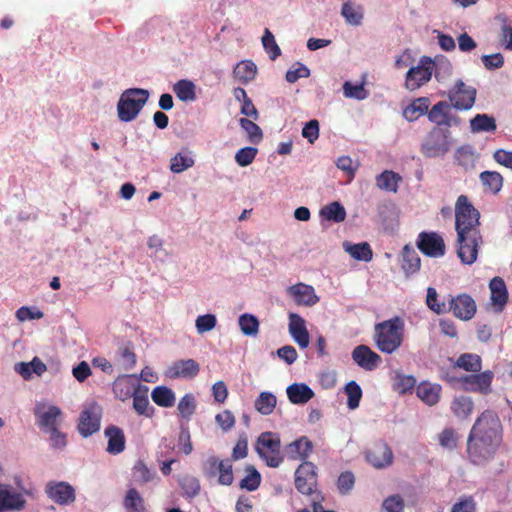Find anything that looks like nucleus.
<instances>
[{
  "label": "nucleus",
  "instance_id": "obj_49",
  "mask_svg": "<svg viewBox=\"0 0 512 512\" xmlns=\"http://www.w3.org/2000/svg\"><path fill=\"white\" fill-rule=\"evenodd\" d=\"M239 125L248 134L249 140L252 143H258L262 140V130L254 121L248 118H240Z\"/></svg>",
  "mask_w": 512,
  "mask_h": 512
},
{
  "label": "nucleus",
  "instance_id": "obj_29",
  "mask_svg": "<svg viewBox=\"0 0 512 512\" xmlns=\"http://www.w3.org/2000/svg\"><path fill=\"white\" fill-rule=\"evenodd\" d=\"M257 66L251 60H242L233 69V77L241 84H248L257 75Z\"/></svg>",
  "mask_w": 512,
  "mask_h": 512
},
{
  "label": "nucleus",
  "instance_id": "obj_30",
  "mask_svg": "<svg viewBox=\"0 0 512 512\" xmlns=\"http://www.w3.org/2000/svg\"><path fill=\"white\" fill-rule=\"evenodd\" d=\"M440 392V385L428 382H421L416 389L417 396L429 406H433L438 403L440 399Z\"/></svg>",
  "mask_w": 512,
  "mask_h": 512
},
{
  "label": "nucleus",
  "instance_id": "obj_23",
  "mask_svg": "<svg viewBox=\"0 0 512 512\" xmlns=\"http://www.w3.org/2000/svg\"><path fill=\"white\" fill-rule=\"evenodd\" d=\"M451 103H448L446 101H439L435 105L432 106V108L428 109V119L432 123L436 124L437 126L445 125L450 126L451 125Z\"/></svg>",
  "mask_w": 512,
  "mask_h": 512
},
{
  "label": "nucleus",
  "instance_id": "obj_31",
  "mask_svg": "<svg viewBox=\"0 0 512 512\" xmlns=\"http://www.w3.org/2000/svg\"><path fill=\"white\" fill-rule=\"evenodd\" d=\"M25 500L18 493L10 492L0 483V512L11 509H20L24 506Z\"/></svg>",
  "mask_w": 512,
  "mask_h": 512
},
{
  "label": "nucleus",
  "instance_id": "obj_44",
  "mask_svg": "<svg viewBox=\"0 0 512 512\" xmlns=\"http://www.w3.org/2000/svg\"><path fill=\"white\" fill-rule=\"evenodd\" d=\"M470 126L473 132H493L496 130L495 119L487 114H477L471 119Z\"/></svg>",
  "mask_w": 512,
  "mask_h": 512
},
{
  "label": "nucleus",
  "instance_id": "obj_20",
  "mask_svg": "<svg viewBox=\"0 0 512 512\" xmlns=\"http://www.w3.org/2000/svg\"><path fill=\"white\" fill-rule=\"evenodd\" d=\"M104 435L108 440L106 451L109 454L118 455L125 450L126 438L121 428L109 425L105 428Z\"/></svg>",
  "mask_w": 512,
  "mask_h": 512
},
{
  "label": "nucleus",
  "instance_id": "obj_56",
  "mask_svg": "<svg viewBox=\"0 0 512 512\" xmlns=\"http://www.w3.org/2000/svg\"><path fill=\"white\" fill-rule=\"evenodd\" d=\"M132 471L133 478L137 483L146 484L153 478V473L143 461L136 462Z\"/></svg>",
  "mask_w": 512,
  "mask_h": 512
},
{
  "label": "nucleus",
  "instance_id": "obj_38",
  "mask_svg": "<svg viewBox=\"0 0 512 512\" xmlns=\"http://www.w3.org/2000/svg\"><path fill=\"white\" fill-rule=\"evenodd\" d=\"M399 181H401L400 175L390 170H385L376 177L377 187L391 192L397 191Z\"/></svg>",
  "mask_w": 512,
  "mask_h": 512
},
{
  "label": "nucleus",
  "instance_id": "obj_8",
  "mask_svg": "<svg viewBox=\"0 0 512 512\" xmlns=\"http://www.w3.org/2000/svg\"><path fill=\"white\" fill-rule=\"evenodd\" d=\"M102 407L96 402L84 406L80 413L78 431L83 437H89L100 429Z\"/></svg>",
  "mask_w": 512,
  "mask_h": 512
},
{
  "label": "nucleus",
  "instance_id": "obj_52",
  "mask_svg": "<svg viewBox=\"0 0 512 512\" xmlns=\"http://www.w3.org/2000/svg\"><path fill=\"white\" fill-rule=\"evenodd\" d=\"M426 304L430 310L436 314H443L447 312V304L438 301V294L435 288L429 287L427 289Z\"/></svg>",
  "mask_w": 512,
  "mask_h": 512
},
{
  "label": "nucleus",
  "instance_id": "obj_11",
  "mask_svg": "<svg viewBox=\"0 0 512 512\" xmlns=\"http://www.w3.org/2000/svg\"><path fill=\"white\" fill-rule=\"evenodd\" d=\"M316 486V466L312 462L304 461L295 471V487L301 494L311 495Z\"/></svg>",
  "mask_w": 512,
  "mask_h": 512
},
{
  "label": "nucleus",
  "instance_id": "obj_64",
  "mask_svg": "<svg viewBox=\"0 0 512 512\" xmlns=\"http://www.w3.org/2000/svg\"><path fill=\"white\" fill-rule=\"evenodd\" d=\"M476 503L472 497H466L452 506L451 512H475Z\"/></svg>",
  "mask_w": 512,
  "mask_h": 512
},
{
  "label": "nucleus",
  "instance_id": "obj_3",
  "mask_svg": "<svg viewBox=\"0 0 512 512\" xmlns=\"http://www.w3.org/2000/svg\"><path fill=\"white\" fill-rule=\"evenodd\" d=\"M404 339V321L395 316L377 323L374 327L376 347L386 354H392L402 345Z\"/></svg>",
  "mask_w": 512,
  "mask_h": 512
},
{
  "label": "nucleus",
  "instance_id": "obj_26",
  "mask_svg": "<svg viewBox=\"0 0 512 512\" xmlns=\"http://www.w3.org/2000/svg\"><path fill=\"white\" fill-rule=\"evenodd\" d=\"M35 415L38 417V425L41 429L49 431L57 428L58 418L62 415L61 410L57 406H49L46 411H42L40 407L35 409Z\"/></svg>",
  "mask_w": 512,
  "mask_h": 512
},
{
  "label": "nucleus",
  "instance_id": "obj_53",
  "mask_svg": "<svg viewBox=\"0 0 512 512\" xmlns=\"http://www.w3.org/2000/svg\"><path fill=\"white\" fill-rule=\"evenodd\" d=\"M220 465V468L218 470V482L221 485L229 486L234 481L233 476V470H232V463L230 459H224L221 460V462L218 464Z\"/></svg>",
  "mask_w": 512,
  "mask_h": 512
},
{
  "label": "nucleus",
  "instance_id": "obj_62",
  "mask_svg": "<svg viewBox=\"0 0 512 512\" xmlns=\"http://www.w3.org/2000/svg\"><path fill=\"white\" fill-rule=\"evenodd\" d=\"M302 136L306 138L309 143L313 144L319 137L318 120L312 119L307 122L302 129Z\"/></svg>",
  "mask_w": 512,
  "mask_h": 512
},
{
  "label": "nucleus",
  "instance_id": "obj_47",
  "mask_svg": "<svg viewBox=\"0 0 512 512\" xmlns=\"http://www.w3.org/2000/svg\"><path fill=\"white\" fill-rule=\"evenodd\" d=\"M239 326L244 335L256 336L259 331V321L252 314H242L239 317Z\"/></svg>",
  "mask_w": 512,
  "mask_h": 512
},
{
  "label": "nucleus",
  "instance_id": "obj_40",
  "mask_svg": "<svg viewBox=\"0 0 512 512\" xmlns=\"http://www.w3.org/2000/svg\"><path fill=\"white\" fill-rule=\"evenodd\" d=\"M474 408L473 401L469 397L460 396L451 403V410L457 418L466 419L470 416Z\"/></svg>",
  "mask_w": 512,
  "mask_h": 512
},
{
  "label": "nucleus",
  "instance_id": "obj_22",
  "mask_svg": "<svg viewBox=\"0 0 512 512\" xmlns=\"http://www.w3.org/2000/svg\"><path fill=\"white\" fill-rule=\"evenodd\" d=\"M288 293L293 297L298 305L313 306L319 301L314 288L304 283H297L290 286L288 288Z\"/></svg>",
  "mask_w": 512,
  "mask_h": 512
},
{
  "label": "nucleus",
  "instance_id": "obj_9",
  "mask_svg": "<svg viewBox=\"0 0 512 512\" xmlns=\"http://www.w3.org/2000/svg\"><path fill=\"white\" fill-rule=\"evenodd\" d=\"M477 306L475 300L467 293H461L457 296L449 295L447 312L463 321H468L476 314Z\"/></svg>",
  "mask_w": 512,
  "mask_h": 512
},
{
  "label": "nucleus",
  "instance_id": "obj_18",
  "mask_svg": "<svg viewBox=\"0 0 512 512\" xmlns=\"http://www.w3.org/2000/svg\"><path fill=\"white\" fill-rule=\"evenodd\" d=\"M199 364L194 359L178 360L168 368V375L171 378L191 379L198 375Z\"/></svg>",
  "mask_w": 512,
  "mask_h": 512
},
{
  "label": "nucleus",
  "instance_id": "obj_21",
  "mask_svg": "<svg viewBox=\"0 0 512 512\" xmlns=\"http://www.w3.org/2000/svg\"><path fill=\"white\" fill-rule=\"evenodd\" d=\"M489 288L491 292V304L495 308V311L501 312L508 301V291L504 280L498 276L492 278L489 283Z\"/></svg>",
  "mask_w": 512,
  "mask_h": 512
},
{
  "label": "nucleus",
  "instance_id": "obj_7",
  "mask_svg": "<svg viewBox=\"0 0 512 512\" xmlns=\"http://www.w3.org/2000/svg\"><path fill=\"white\" fill-rule=\"evenodd\" d=\"M449 131L434 127L421 145V153L428 158L445 155L450 149Z\"/></svg>",
  "mask_w": 512,
  "mask_h": 512
},
{
  "label": "nucleus",
  "instance_id": "obj_32",
  "mask_svg": "<svg viewBox=\"0 0 512 512\" xmlns=\"http://www.w3.org/2000/svg\"><path fill=\"white\" fill-rule=\"evenodd\" d=\"M401 255V267L406 275L414 274L420 269L421 260L413 247L405 245Z\"/></svg>",
  "mask_w": 512,
  "mask_h": 512
},
{
  "label": "nucleus",
  "instance_id": "obj_63",
  "mask_svg": "<svg viewBox=\"0 0 512 512\" xmlns=\"http://www.w3.org/2000/svg\"><path fill=\"white\" fill-rule=\"evenodd\" d=\"M416 385V379L410 375H399L395 382V389L401 393L405 394L408 391H411Z\"/></svg>",
  "mask_w": 512,
  "mask_h": 512
},
{
  "label": "nucleus",
  "instance_id": "obj_34",
  "mask_svg": "<svg viewBox=\"0 0 512 512\" xmlns=\"http://www.w3.org/2000/svg\"><path fill=\"white\" fill-rule=\"evenodd\" d=\"M123 506L126 512H145L144 499L135 488L127 490L123 500Z\"/></svg>",
  "mask_w": 512,
  "mask_h": 512
},
{
  "label": "nucleus",
  "instance_id": "obj_25",
  "mask_svg": "<svg viewBox=\"0 0 512 512\" xmlns=\"http://www.w3.org/2000/svg\"><path fill=\"white\" fill-rule=\"evenodd\" d=\"M148 387L144 385H138L136 388L133 398V409L138 415H144L151 418L154 415V408L150 406L148 399Z\"/></svg>",
  "mask_w": 512,
  "mask_h": 512
},
{
  "label": "nucleus",
  "instance_id": "obj_42",
  "mask_svg": "<svg viewBox=\"0 0 512 512\" xmlns=\"http://www.w3.org/2000/svg\"><path fill=\"white\" fill-rule=\"evenodd\" d=\"M195 161L188 150L177 153L170 163V170L173 173H182L194 165Z\"/></svg>",
  "mask_w": 512,
  "mask_h": 512
},
{
  "label": "nucleus",
  "instance_id": "obj_60",
  "mask_svg": "<svg viewBox=\"0 0 512 512\" xmlns=\"http://www.w3.org/2000/svg\"><path fill=\"white\" fill-rule=\"evenodd\" d=\"M178 411L184 418H189L196 408L194 396L191 394L184 395L178 403Z\"/></svg>",
  "mask_w": 512,
  "mask_h": 512
},
{
  "label": "nucleus",
  "instance_id": "obj_61",
  "mask_svg": "<svg viewBox=\"0 0 512 512\" xmlns=\"http://www.w3.org/2000/svg\"><path fill=\"white\" fill-rule=\"evenodd\" d=\"M262 44L271 60H275L281 54V49L275 41L274 34H264Z\"/></svg>",
  "mask_w": 512,
  "mask_h": 512
},
{
  "label": "nucleus",
  "instance_id": "obj_1",
  "mask_svg": "<svg viewBox=\"0 0 512 512\" xmlns=\"http://www.w3.org/2000/svg\"><path fill=\"white\" fill-rule=\"evenodd\" d=\"M503 428L496 412L485 410L476 419L467 438V455L474 465L492 460L502 443Z\"/></svg>",
  "mask_w": 512,
  "mask_h": 512
},
{
  "label": "nucleus",
  "instance_id": "obj_28",
  "mask_svg": "<svg viewBox=\"0 0 512 512\" xmlns=\"http://www.w3.org/2000/svg\"><path fill=\"white\" fill-rule=\"evenodd\" d=\"M430 106V100L428 97H419L414 99L406 108L403 110V117L413 122L419 119L421 116L427 114Z\"/></svg>",
  "mask_w": 512,
  "mask_h": 512
},
{
  "label": "nucleus",
  "instance_id": "obj_13",
  "mask_svg": "<svg viewBox=\"0 0 512 512\" xmlns=\"http://www.w3.org/2000/svg\"><path fill=\"white\" fill-rule=\"evenodd\" d=\"M45 493L50 500L61 506L70 505L76 499L74 487L65 481H49Z\"/></svg>",
  "mask_w": 512,
  "mask_h": 512
},
{
  "label": "nucleus",
  "instance_id": "obj_10",
  "mask_svg": "<svg viewBox=\"0 0 512 512\" xmlns=\"http://www.w3.org/2000/svg\"><path fill=\"white\" fill-rule=\"evenodd\" d=\"M476 89L466 85L459 80L454 87L449 90L448 98L453 108L457 110H469L473 107L476 100Z\"/></svg>",
  "mask_w": 512,
  "mask_h": 512
},
{
  "label": "nucleus",
  "instance_id": "obj_12",
  "mask_svg": "<svg viewBox=\"0 0 512 512\" xmlns=\"http://www.w3.org/2000/svg\"><path fill=\"white\" fill-rule=\"evenodd\" d=\"M417 248L426 256L439 258L445 255L446 246L442 236L436 232L419 233Z\"/></svg>",
  "mask_w": 512,
  "mask_h": 512
},
{
  "label": "nucleus",
  "instance_id": "obj_59",
  "mask_svg": "<svg viewBox=\"0 0 512 512\" xmlns=\"http://www.w3.org/2000/svg\"><path fill=\"white\" fill-rule=\"evenodd\" d=\"M355 477L350 471L341 473L337 480V488L342 495L348 494L354 487Z\"/></svg>",
  "mask_w": 512,
  "mask_h": 512
},
{
  "label": "nucleus",
  "instance_id": "obj_36",
  "mask_svg": "<svg viewBox=\"0 0 512 512\" xmlns=\"http://www.w3.org/2000/svg\"><path fill=\"white\" fill-rule=\"evenodd\" d=\"M196 86L195 84L186 79L179 80L173 86V91L184 102L194 101L196 99Z\"/></svg>",
  "mask_w": 512,
  "mask_h": 512
},
{
  "label": "nucleus",
  "instance_id": "obj_41",
  "mask_svg": "<svg viewBox=\"0 0 512 512\" xmlns=\"http://www.w3.org/2000/svg\"><path fill=\"white\" fill-rule=\"evenodd\" d=\"M483 186L493 194H497L503 186V177L496 171H484L480 173Z\"/></svg>",
  "mask_w": 512,
  "mask_h": 512
},
{
  "label": "nucleus",
  "instance_id": "obj_16",
  "mask_svg": "<svg viewBox=\"0 0 512 512\" xmlns=\"http://www.w3.org/2000/svg\"><path fill=\"white\" fill-rule=\"evenodd\" d=\"M353 361L361 368L371 371L381 362V357L366 345H358L352 352Z\"/></svg>",
  "mask_w": 512,
  "mask_h": 512
},
{
  "label": "nucleus",
  "instance_id": "obj_43",
  "mask_svg": "<svg viewBox=\"0 0 512 512\" xmlns=\"http://www.w3.org/2000/svg\"><path fill=\"white\" fill-rule=\"evenodd\" d=\"M456 366L465 371L477 373L482 369V360L476 354L464 353L457 359Z\"/></svg>",
  "mask_w": 512,
  "mask_h": 512
},
{
  "label": "nucleus",
  "instance_id": "obj_51",
  "mask_svg": "<svg viewBox=\"0 0 512 512\" xmlns=\"http://www.w3.org/2000/svg\"><path fill=\"white\" fill-rule=\"evenodd\" d=\"M381 509L385 512H404V498L400 494L389 495L383 500Z\"/></svg>",
  "mask_w": 512,
  "mask_h": 512
},
{
  "label": "nucleus",
  "instance_id": "obj_39",
  "mask_svg": "<svg viewBox=\"0 0 512 512\" xmlns=\"http://www.w3.org/2000/svg\"><path fill=\"white\" fill-rule=\"evenodd\" d=\"M277 404L276 396L271 392H261L255 400V409L262 415H270Z\"/></svg>",
  "mask_w": 512,
  "mask_h": 512
},
{
  "label": "nucleus",
  "instance_id": "obj_50",
  "mask_svg": "<svg viewBox=\"0 0 512 512\" xmlns=\"http://www.w3.org/2000/svg\"><path fill=\"white\" fill-rule=\"evenodd\" d=\"M438 441L439 444L448 450H453L457 448L458 441H459V435L453 428H445L439 435H438Z\"/></svg>",
  "mask_w": 512,
  "mask_h": 512
},
{
  "label": "nucleus",
  "instance_id": "obj_4",
  "mask_svg": "<svg viewBox=\"0 0 512 512\" xmlns=\"http://www.w3.org/2000/svg\"><path fill=\"white\" fill-rule=\"evenodd\" d=\"M149 98V92L141 88H130L125 90L118 101L117 113L123 122L134 120Z\"/></svg>",
  "mask_w": 512,
  "mask_h": 512
},
{
  "label": "nucleus",
  "instance_id": "obj_33",
  "mask_svg": "<svg viewBox=\"0 0 512 512\" xmlns=\"http://www.w3.org/2000/svg\"><path fill=\"white\" fill-rule=\"evenodd\" d=\"M319 214L323 219L335 223L343 222L346 219V210L344 206L337 201L322 207Z\"/></svg>",
  "mask_w": 512,
  "mask_h": 512
},
{
  "label": "nucleus",
  "instance_id": "obj_27",
  "mask_svg": "<svg viewBox=\"0 0 512 512\" xmlns=\"http://www.w3.org/2000/svg\"><path fill=\"white\" fill-rule=\"evenodd\" d=\"M286 392L292 404H305L315 395L313 390L305 383H293L287 387Z\"/></svg>",
  "mask_w": 512,
  "mask_h": 512
},
{
  "label": "nucleus",
  "instance_id": "obj_55",
  "mask_svg": "<svg viewBox=\"0 0 512 512\" xmlns=\"http://www.w3.org/2000/svg\"><path fill=\"white\" fill-rule=\"evenodd\" d=\"M343 93L346 98H354L363 100L368 97V92L364 88V84L353 85L351 82L346 81L343 84Z\"/></svg>",
  "mask_w": 512,
  "mask_h": 512
},
{
  "label": "nucleus",
  "instance_id": "obj_15",
  "mask_svg": "<svg viewBox=\"0 0 512 512\" xmlns=\"http://www.w3.org/2000/svg\"><path fill=\"white\" fill-rule=\"evenodd\" d=\"M493 377V372L487 370L477 374L466 375L460 379V382L466 391L488 394L491 391Z\"/></svg>",
  "mask_w": 512,
  "mask_h": 512
},
{
  "label": "nucleus",
  "instance_id": "obj_45",
  "mask_svg": "<svg viewBox=\"0 0 512 512\" xmlns=\"http://www.w3.org/2000/svg\"><path fill=\"white\" fill-rule=\"evenodd\" d=\"M246 475L240 481V487L247 491H255L261 484V475L253 465L245 468Z\"/></svg>",
  "mask_w": 512,
  "mask_h": 512
},
{
  "label": "nucleus",
  "instance_id": "obj_6",
  "mask_svg": "<svg viewBox=\"0 0 512 512\" xmlns=\"http://www.w3.org/2000/svg\"><path fill=\"white\" fill-rule=\"evenodd\" d=\"M435 69L434 60L429 56H422L418 64L407 71L404 87L409 91L419 89L431 80Z\"/></svg>",
  "mask_w": 512,
  "mask_h": 512
},
{
  "label": "nucleus",
  "instance_id": "obj_37",
  "mask_svg": "<svg viewBox=\"0 0 512 512\" xmlns=\"http://www.w3.org/2000/svg\"><path fill=\"white\" fill-rule=\"evenodd\" d=\"M152 400L160 407H172L175 403L174 392L166 386H157L152 390Z\"/></svg>",
  "mask_w": 512,
  "mask_h": 512
},
{
  "label": "nucleus",
  "instance_id": "obj_19",
  "mask_svg": "<svg viewBox=\"0 0 512 512\" xmlns=\"http://www.w3.org/2000/svg\"><path fill=\"white\" fill-rule=\"evenodd\" d=\"M313 451V443L306 436H301L288 444L285 448L286 455L291 460H302L303 462Z\"/></svg>",
  "mask_w": 512,
  "mask_h": 512
},
{
  "label": "nucleus",
  "instance_id": "obj_46",
  "mask_svg": "<svg viewBox=\"0 0 512 512\" xmlns=\"http://www.w3.org/2000/svg\"><path fill=\"white\" fill-rule=\"evenodd\" d=\"M178 483L187 498H194L200 492V482L192 475L181 476Z\"/></svg>",
  "mask_w": 512,
  "mask_h": 512
},
{
  "label": "nucleus",
  "instance_id": "obj_58",
  "mask_svg": "<svg viewBox=\"0 0 512 512\" xmlns=\"http://www.w3.org/2000/svg\"><path fill=\"white\" fill-rule=\"evenodd\" d=\"M257 152V148L254 147L241 148L235 154V161L241 167L248 166L254 161Z\"/></svg>",
  "mask_w": 512,
  "mask_h": 512
},
{
  "label": "nucleus",
  "instance_id": "obj_57",
  "mask_svg": "<svg viewBox=\"0 0 512 512\" xmlns=\"http://www.w3.org/2000/svg\"><path fill=\"white\" fill-rule=\"evenodd\" d=\"M217 319L214 314H205L197 317L195 321L196 330L203 334L213 330L216 327Z\"/></svg>",
  "mask_w": 512,
  "mask_h": 512
},
{
  "label": "nucleus",
  "instance_id": "obj_35",
  "mask_svg": "<svg viewBox=\"0 0 512 512\" xmlns=\"http://www.w3.org/2000/svg\"><path fill=\"white\" fill-rule=\"evenodd\" d=\"M345 251L350 254V256L359 261L369 262L372 260L373 252L370 245L367 242H362L358 244H344Z\"/></svg>",
  "mask_w": 512,
  "mask_h": 512
},
{
  "label": "nucleus",
  "instance_id": "obj_14",
  "mask_svg": "<svg viewBox=\"0 0 512 512\" xmlns=\"http://www.w3.org/2000/svg\"><path fill=\"white\" fill-rule=\"evenodd\" d=\"M365 458L376 469H382L392 464L393 453L387 443L378 441L367 449Z\"/></svg>",
  "mask_w": 512,
  "mask_h": 512
},
{
  "label": "nucleus",
  "instance_id": "obj_2",
  "mask_svg": "<svg viewBox=\"0 0 512 512\" xmlns=\"http://www.w3.org/2000/svg\"><path fill=\"white\" fill-rule=\"evenodd\" d=\"M480 213L466 195H460L455 203V230L457 233V255L461 262L473 264L482 243Z\"/></svg>",
  "mask_w": 512,
  "mask_h": 512
},
{
  "label": "nucleus",
  "instance_id": "obj_17",
  "mask_svg": "<svg viewBox=\"0 0 512 512\" xmlns=\"http://www.w3.org/2000/svg\"><path fill=\"white\" fill-rule=\"evenodd\" d=\"M289 333L300 348H307L310 342L305 320L296 313L289 314Z\"/></svg>",
  "mask_w": 512,
  "mask_h": 512
},
{
  "label": "nucleus",
  "instance_id": "obj_48",
  "mask_svg": "<svg viewBox=\"0 0 512 512\" xmlns=\"http://www.w3.org/2000/svg\"><path fill=\"white\" fill-rule=\"evenodd\" d=\"M345 393L347 394V406L349 409L354 410L359 407L362 398L361 387L355 382L350 381L345 386Z\"/></svg>",
  "mask_w": 512,
  "mask_h": 512
},
{
  "label": "nucleus",
  "instance_id": "obj_5",
  "mask_svg": "<svg viewBox=\"0 0 512 512\" xmlns=\"http://www.w3.org/2000/svg\"><path fill=\"white\" fill-rule=\"evenodd\" d=\"M255 450L269 467H279L284 460L281 454L280 437L276 433H261L257 438Z\"/></svg>",
  "mask_w": 512,
  "mask_h": 512
},
{
  "label": "nucleus",
  "instance_id": "obj_54",
  "mask_svg": "<svg viewBox=\"0 0 512 512\" xmlns=\"http://www.w3.org/2000/svg\"><path fill=\"white\" fill-rule=\"evenodd\" d=\"M118 354L121 358L122 367L124 370H131L136 365V354L133 351V345L129 343L118 349Z\"/></svg>",
  "mask_w": 512,
  "mask_h": 512
},
{
  "label": "nucleus",
  "instance_id": "obj_24",
  "mask_svg": "<svg viewBox=\"0 0 512 512\" xmlns=\"http://www.w3.org/2000/svg\"><path fill=\"white\" fill-rule=\"evenodd\" d=\"M138 385L141 384L136 379L132 378V376H121L115 380L113 391L117 398L125 401L135 394Z\"/></svg>",
  "mask_w": 512,
  "mask_h": 512
}]
</instances>
